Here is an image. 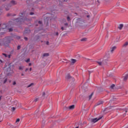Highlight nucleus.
I'll use <instances>...</instances> for the list:
<instances>
[{"label": "nucleus", "instance_id": "1", "mask_svg": "<svg viewBox=\"0 0 128 128\" xmlns=\"http://www.w3.org/2000/svg\"><path fill=\"white\" fill-rule=\"evenodd\" d=\"M12 38L10 36L6 37L4 39L0 40V46H8V44L10 42Z\"/></svg>", "mask_w": 128, "mask_h": 128}, {"label": "nucleus", "instance_id": "2", "mask_svg": "<svg viewBox=\"0 0 128 128\" xmlns=\"http://www.w3.org/2000/svg\"><path fill=\"white\" fill-rule=\"evenodd\" d=\"M24 14H26L25 12H20V18H19L17 19H16L15 22H28V18H22V16H24Z\"/></svg>", "mask_w": 128, "mask_h": 128}, {"label": "nucleus", "instance_id": "3", "mask_svg": "<svg viewBox=\"0 0 128 128\" xmlns=\"http://www.w3.org/2000/svg\"><path fill=\"white\" fill-rule=\"evenodd\" d=\"M110 58V56L109 55H106L104 56V60L102 62L98 61L97 62V63L100 66H102V64H106V62H108V59Z\"/></svg>", "mask_w": 128, "mask_h": 128}, {"label": "nucleus", "instance_id": "4", "mask_svg": "<svg viewBox=\"0 0 128 128\" xmlns=\"http://www.w3.org/2000/svg\"><path fill=\"white\" fill-rule=\"evenodd\" d=\"M102 117L98 118H94L92 119V122H94V124L95 122H98V120H101Z\"/></svg>", "mask_w": 128, "mask_h": 128}, {"label": "nucleus", "instance_id": "5", "mask_svg": "<svg viewBox=\"0 0 128 128\" xmlns=\"http://www.w3.org/2000/svg\"><path fill=\"white\" fill-rule=\"evenodd\" d=\"M116 50V46H113L111 48L110 52L112 54L114 52V50Z\"/></svg>", "mask_w": 128, "mask_h": 128}, {"label": "nucleus", "instance_id": "6", "mask_svg": "<svg viewBox=\"0 0 128 128\" xmlns=\"http://www.w3.org/2000/svg\"><path fill=\"white\" fill-rule=\"evenodd\" d=\"M122 28H124V24H120L118 26V28L119 30H122Z\"/></svg>", "mask_w": 128, "mask_h": 128}, {"label": "nucleus", "instance_id": "7", "mask_svg": "<svg viewBox=\"0 0 128 128\" xmlns=\"http://www.w3.org/2000/svg\"><path fill=\"white\" fill-rule=\"evenodd\" d=\"M66 80H70V78H72V77L70 76V75L68 74L66 76Z\"/></svg>", "mask_w": 128, "mask_h": 128}, {"label": "nucleus", "instance_id": "8", "mask_svg": "<svg viewBox=\"0 0 128 128\" xmlns=\"http://www.w3.org/2000/svg\"><path fill=\"white\" fill-rule=\"evenodd\" d=\"M10 4H12V6H16V2L13 0L11 1Z\"/></svg>", "mask_w": 128, "mask_h": 128}, {"label": "nucleus", "instance_id": "9", "mask_svg": "<svg viewBox=\"0 0 128 128\" xmlns=\"http://www.w3.org/2000/svg\"><path fill=\"white\" fill-rule=\"evenodd\" d=\"M81 42H86L88 40V38H84L81 39Z\"/></svg>", "mask_w": 128, "mask_h": 128}, {"label": "nucleus", "instance_id": "10", "mask_svg": "<svg viewBox=\"0 0 128 128\" xmlns=\"http://www.w3.org/2000/svg\"><path fill=\"white\" fill-rule=\"evenodd\" d=\"M128 74H126L125 76H124V80H128Z\"/></svg>", "mask_w": 128, "mask_h": 128}, {"label": "nucleus", "instance_id": "11", "mask_svg": "<svg viewBox=\"0 0 128 128\" xmlns=\"http://www.w3.org/2000/svg\"><path fill=\"white\" fill-rule=\"evenodd\" d=\"M74 105H72L69 106V110H74Z\"/></svg>", "mask_w": 128, "mask_h": 128}, {"label": "nucleus", "instance_id": "12", "mask_svg": "<svg viewBox=\"0 0 128 128\" xmlns=\"http://www.w3.org/2000/svg\"><path fill=\"white\" fill-rule=\"evenodd\" d=\"M104 104V101H100L97 103L96 106H100V104Z\"/></svg>", "mask_w": 128, "mask_h": 128}, {"label": "nucleus", "instance_id": "13", "mask_svg": "<svg viewBox=\"0 0 128 128\" xmlns=\"http://www.w3.org/2000/svg\"><path fill=\"white\" fill-rule=\"evenodd\" d=\"M50 56V54L48 53H44L43 54V56L44 58V56Z\"/></svg>", "mask_w": 128, "mask_h": 128}, {"label": "nucleus", "instance_id": "14", "mask_svg": "<svg viewBox=\"0 0 128 128\" xmlns=\"http://www.w3.org/2000/svg\"><path fill=\"white\" fill-rule=\"evenodd\" d=\"M37 22H38V24H42V21H36L35 22V24H37Z\"/></svg>", "mask_w": 128, "mask_h": 128}, {"label": "nucleus", "instance_id": "15", "mask_svg": "<svg viewBox=\"0 0 128 128\" xmlns=\"http://www.w3.org/2000/svg\"><path fill=\"white\" fill-rule=\"evenodd\" d=\"M72 64H75V62H76V59H72Z\"/></svg>", "mask_w": 128, "mask_h": 128}, {"label": "nucleus", "instance_id": "16", "mask_svg": "<svg viewBox=\"0 0 128 128\" xmlns=\"http://www.w3.org/2000/svg\"><path fill=\"white\" fill-rule=\"evenodd\" d=\"M30 32V30L26 29L24 32H25V34H28V32Z\"/></svg>", "mask_w": 128, "mask_h": 128}, {"label": "nucleus", "instance_id": "17", "mask_svg": "<svg viewBox=\"0 0 128 128\" xmlns=\"http://www.w3.org/2000/svg\"><path fill=\"white\" fill-rule=\"evenodd\" d=\"M24 66H19V70H24Z\"/></svg>", "mask_w": 128, "mask_h": 128}, {"label": "nucleus", "instance_id": "18", "mask_svg": "<svg viewBox=\"0 0 128 128\" xmlns=\"http://www.w3.org/2000/svg\"><path fill=\"white\" fill-rule=\"evenodd\" d=\"M94 93H92L90 96H89V100H90L92 96Z\"/></svg>", "mask_w": 128, "mask_h": 128}, {"label": "nucleus", "instance_id": "19", "mask_svg": "<svg viewBox=\"0 0 128 128\" xmlns=\"http://www.w3.org/2000/svg\"><path fill=\"white\" fill-rule=\"evenodd\" d=\"M128 45V42H126L125 44H124L123 46H126Z\"/></svg>", "mask_w": 128, "mask_h": 128}, {"label": "nucleus", "instance_id": "20", "mask_svg": "<svg viewBox=\"0 0 128 128\" xmlns=\"http://www.w3.org/2000/svg\"><path fill=\"white\" fill-rule=\"evenodd\" d=\"M34 86L33 83H32L31 84H30V85H28V88H30V86Z\"/></svg>", "mask_w": 128, "mask_h": 128}, {"label": "nucleus", "instance_id": "21", "mask_svg": "<svg viewBox=\"0 0 128 128\" xmlns=\"http://www.w3.org/2000/svg\"><path fill=\"white\" fill-rule=\"evenodd\" d=\"M61 29H62V30H66V28H64V27H62Z\"/></svg>", "mask_w": 128, "mask_h": 128}, {"label": "nucleus", "instance_id": "22", "mask_svg": "<svg viewBox=\"0 0 128 128\" xmlns=\"http://www.w3.org/2000/svg\"><path fill=\"white\" fill-rule=\"evenodd\" d=\"M114 88V84H112L110 86L111 88Z\"/></svg>", "mask_w": 128, "mask_h": 128}, {"label": "nucleus", "instance_id": "23", "mask_svg": "<svg viewBox=\"0 0 128 128\" xmlns=\"http://www.w3.org/2000/svg\"><path fill=\"white\" fill-rule=\"evenodd\" d=\"M67 20H68V22H70V16H68Z\"/></svg>", "mask_w": 128, "mask_h": 128}, {"label": "nucleus", "instance_id": "24", "mask_svg": "<svg viewBox=\"0 0 128 128\" xmlns=\"http://www.w3.org/2000/svg\"><path fill=\"white\" fill-rule=\"evenodd\" d=\"M17 50H20V46H18V47H17Z\"/></svg>", "mask_w": 128, "mask_h": 128}, {"label": "nucleus", "instance_id": "25", "mask_svg": "<svg viewBox=\"0 0 128 128\" xmlns=\"http://www.w3.org/2000/svg\"><path fill=\"white\" fill-rule=\"evenodd\" d=\"M10 56H12V55L10 54L7 56V58H10Z\"/></svg>", "mask_w": 128, "mask_h": 128}, {"label": "nucleus", "instance_id": "26", "mask_svg": "<svg viewBox=\"0 0 128 128\" xmlns=\"http://www.w3.org/2000/svg\"><path fill=\"white\" fill-rule=\"evenodd\" d=\"M12 110L13 112H14V110H16V108L13 107V108H12Z\"/></svg>", "mask_w": 128, "mask_h": 128}, {"label": "nucleus", "instance_id": "27", "mask_svg": "<svg viewBox=\"0 0 128 128\" xmlns=\"http://www.w3.org/2000/svg\"><path fill=\"white\" fill-rule=\"evenodd\" d=\"M9 32H12V28H10L8 29Z\"/></svg>", "mask_w": 128, "mask_h": 128}, {"label": "nucleus", "instance_id": "28", "mask_svg": "<svg viewBox=\"0 0 128 128\" xmlns=\"http://www.w3.org/2000/svg\"><path fill=\"white\" fill-rule=\"evenodd\" d=\"M20 122V118H17L16 120V122Z\"/></svg>", "mask_w": 128, "mask_h": 128}, {"label": "nucleus", "instance_id": "29", "mask_svg": "<svg viewBox=\"0 0 128 128\" xmlns=\"http://www.w3.org/2000/svg\"><path fill=\"white\" fill-rule=\"evenodd\" d=\"M3 26H5V28H2V29L4 30L6 28V24H4Z\"/></svg>", "mask_w": 128, "mask_h": 128}, {"label": "nucleus", "instance_id": "30", "mask_svg": "<svg viewBox=\"0 0 128 128\" xmlns=\"http://www.w3.org/2000/svg\"><path fill=\"white\" fill-rule=\"evenodd\" d=\"M30 58L27 59V60L26 61V62H30Z\"/></svg>", "mask_w": 128, "mask_h": 128}, {"label": "nucleus", "instance_id": "31", "mask_svg": "<svg viewBox=\"0 0 128 128\" xmlns=\"http://www.w3.org/2000/svg\"><path fill=\"white\" fill-rule=\"evenodd\" d=\"M16 82L15 81H14L13 82V86H16Z\"/></svg>", "mask_w": 128, "mask_h": 128}, {"label": "nucleus", "instance_id": "32", "mask_svg": "<svg viewBox=\"0 0 128 128\" xmlns=\"http://www.w3.org/2000/svg\"><path fill=\"white\" fill-rule=\"evenodd\" d=\"M5 58H8V55L6 54H3Z\"/></svg>", "mask_w": 128, "mask_h": 128}, {"label": "nucleus", "instance_id": "33", "mask_svg": "<svg viewBox=\"0 0 128 128\" xmlns=\"http://www.w3.org/2000/svg\"><path fill=\"white\" fill-rule=\"evenodd\" d=\"M7 80H8L6 78L4 80V84H6V82Z\"/></svg>", "mask_w": 128, "mask_h": 128}, {"label": "nucleus", "instance_id": "34", "mask_svg": "<svg viewBox=\"0 0 128 128\" xmlns=\"http://www.w3.org/2000/svg\"><path fill=\"white\" fill-rule=\"evenodd\" d=\"M42 96H46V92H43Z\"/></svg>", "mask_w": 128, "mask_h": 128}, {"label": "nucleus", "instance_id": "35", "mask_svg": "<svg viewBox=\"0 0 128 128\" xmlns=\"http://www.w3.org/2000/svg\"><path fill=\"white\" fill-rule=\"evenodd\" d=\"M64 24V26H68V23H65Z\"/></svg>", "mask_w": 128, "mask_h": 128}, {"label": "nucleus", "instance_id": "36", "mask_svg": "<svg viewBox=\"0 0 128 128\" xmlns=\"http://www.w3.org/2000/svg\"><path fill=\"white\" fill-rule=\"evenodd\" d=\"M32 14H34V12H30V16H32Z\"/></svg>", "mask_w": 128, "mask_h": 128}, {"label": "nucleus", "instance_id": "37", "mask_svg": "<svg viewBox=\"0 0 128 128\" xmlns=\"http://www.w3.org/2000/svg\"><path fill=\"white\" fill-rule=\"evenodd\" d=\"M24 40H28V38L27 37H24Z\"/></svg>", "mask_w": 128, "mask_h": 128}, {"label": "nucleus", "instance_id": "38", "mask_svg": "<svg viewBox=\"0 0 128 128\" xmlns=\"http://www.w3.org/2000/svg\"><path fill=\"white\" fill-rule=\"evenodd\" d=\"M48 44H50V42H48V41L46 42V44H47L48 46Z\"/></svg>", "mask_w": 128, "mask_h": 128}, {"label": "nucleus", "instance_id": "39", "mask_svg": "<svg viewBox=\"0 0 128 128\" xmlns=\"http://www.w3.org/2000/svg\"><path fill=\"white\" fill-rule=\"evenodd\" d=\"M17 38H18V40H20V36H17Z\"/></svg>", "mask_w": 128, "mask_h": 128}, {"label": "nucleus", "instance_id": "40", "mask_svg": "<svg viewBox=\"0 0 128 128\" xmlns=\"http://www.w3.org/2000/svg\"><path fill=\"white\" fill-rule=\"evenodd\" d=\"M32 66V63H30V64H28V66Z\"/></svg>", "mask_w": 128, "mask_h": 128}, {"label": "nucleus", "instance_id": "41", "mask_svg": "<svg viewBox=\"0 0 128 128\" xmlns=\"http://www.w3.org/2000/svg\"><path fill=\"white\" fill-rule=\"evenodd\" d=\"M28 68H27L26 69L25 71L28 72Z\"/></svg>", "mask_w": 128, "mask_h": 128}, {"label": "nucleus", "instance_id": "42", "mask_svg": "<svg viewBox=\"0 0 128 128\" xmlns=\"http://www.w3.org/2000/svg\"><path fill=\"white\" fill-rule=\"evenodd\" d=\"M30 72H32V68H30Z\"/></svg>", "mask_w": 128, "mask_h": 128}, {"label": "nucleus", "instance_id": "43", "mask_svg": "<svg viewBox=\"0 0 128 128\" xmlns=\"http://www.w3.org/2000/svg\"><path fill=\"white\" fill-rule=\"evenodd\" d=\"M56 36H58V32L56 33Z\"/></svg>", "mask_w": 128, "mask_h": 128}, {"label": "nucleus", "instance_id": "44", "mask_svg": "<svg viewBox=\"0 0 128 128\" xmlns=\"http://www.w3.org/2000/svg\"><path fill=\"white\" fill-rule=\"evenodd\" d=\"M34 102H38V99H36V100H34Z\"/></svg>", "mask_w": 128, "mask_h": 128}, {"label": "nucleus", "instance_id": "45", "mask_svg": "<svg viewBox=\"0 0 128 128\" xmlns=\"http://www.w3.org/2000/svg\"><path fill=\"white\" fill-rule=\"evenodd\" d=\"M10 9H8V8H6V10H8Z\"/></svg>", "mask_w": 128, "mask_h": 128}, {"label": "nucleus", "instance_id": "46", "mask_svg": "<svg viewBox=\"0 0 128 128\" xmlns=\"http://www.w3.org/2000/svg\"><path fill=\"white\" fill-rule=\"evenodd\" d=\"M87 18H90V16L88 15Z\"/></svg>", "mask_w": 128, "mask_h": 128}, {"label": "nucleus", "instance_id": "47", "mask_svg": "<svg viewBox=\"0 0 128 128\" xmlns=\"http://www.w3.org/2000/svg\"><path fill=\"white\" fill-rule=\"evenodd\" d=\"M2 100V96H0V100Z\"/></svg>", "mask_w": 128, "mask_h": 128}, {"label": "nucleus", "instance_id": "48", "mask_svg": "<svg viewBox=\"0 0 128 128\" xmlns=\"http://www.w3.org/2000/svg\"><path fill=\"white\" fill-rule=\"evenodd\" d=\"M22 76H24V74H22Z\"/></svg>", "mask_w": 128, "mask_h": 128}, {"label": "nucleus", "instance_id": "49", "mask_svg": "<svg viewBox=\"0 0 128 128\" xmlns=\"http://www.w3.org/2000/svg\"><path fill=\"white\" fill-rule=\"evenodd\" d=\"M78 128V126H77V127H76V128Z\"/></svg>", "mask_w": 128, "mask_h": 128}, {"label": "nucleus", "instance_id": "50", "mask_svg": "<svg viewBox=\"0 0 128 128\" xmlns=\"http://www.w3.org/2000/svg\"><path fill=\"white\" fill-rule=\"evenodd\" d=\"M0 26H2V24H0Z\"/></svg>", "mask_w": 128, "mask_h": 128}, {"label": "nucleus", "instance_id": "51", "mask_svg": "<svg viewBox=\"0 0 128 128\" xmlns=\"http://www.w3.org/2000/svg\"><path fill=\"white\" fill-rule=\"evenodd\" d=\"M36 26H38V25H37V24H36Z\"/></svg>", "mask_w": 128, "mask_h": 128}]
</instances>
